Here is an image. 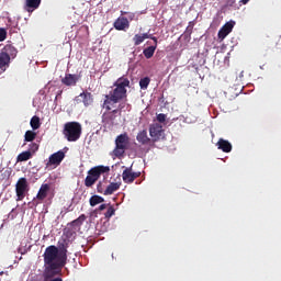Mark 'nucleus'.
<instances>
[{"instance_id":"423d86ee","label":"nucleus","mask_w":281,"mask_h":281,"mask_svg":"<svg viewBox=\"0 0 281 281\" xmlns=\"http://www.w3.org/2000/svg\"><path fill=\"white\" fill-rule=\"evenodd\" d=\"M128 134H120L115 139V148L113 150L115 157H124V153L128 148Z\"/></svg>"},{"instance_id":"c85d7f7f","label":"nucleus","mask_w":281,"mask_h":281,"mask_svg":"<svg viewBox=\"0 0 281 281\" xmlns=\"http://www.w3.org/2000/svg\"><path fill=\"white\" fill-rule=\"evenodd\" d=\"M105 218H111V216H115V207L113 205L109 204L108 210L104 213Z\"/></svg>"},{"instance_id":"c756f323","label":"nucleus","mask_w":281,"mask_h":281,"mask_svg":"<svg viewBox=\"0 0 281 281\" xmlns=\"http://www.w3.org/2000/svg\"><path fill=\"white\" fill-rule=\"evenodd\" d=\"M144 35L142 34H135L134 37H133V42H134V45L137 46V45H142V43H144Z\"/></svg>"},{"instance_id":"e433bc0d","label":"nucleus","mask_w":281,"mask_h":281,"mask_svg":"<svg viewBox=\"0 0 281 281\" xmlns=\"http://www.w3.org/2000/svg\"><path fill=\"white\" fill-rule=\"evenodd\" d=\"M226 3L232 8L233 5H235L236 0H227Z\"/></svg>"},{"instance_id":"79ce46f5","label":"nucleus","mask_w":281,"mask_h":281,"mask_svg":"<svg viewBox=\"0 0 281 281\" xmlns=\"http://www.w3.org/2000/svg\"><path fill=\"white\" fill-rule=\"evenodd\" d=\"M281 44V41L279 40V42H277V45H280Z\"/></svg>"},{"instance_id":"20e7f679","label":"nucleus","mask_w":281,"mask_h":281,"mask_svg":"<svg viewBox=\"0 0 281 281\" xmlns=\"http://www.w3.org/2000/svg\"><path fill=\"white\" fill-rule=\"evenodd\" d=\"M63 135L67 142H78L82 135V125L78 122H68L64 125Z\"/></svg>"},{"instance_id":"ddd939ff","label":"nucleus","mask_w":281,"mask_h":281,"mask_svg":"<svg viewBox=\"0 0 281 281\" xmlns=\"http://www.w3.org/2000/svg\"><path fill=\"white\" fill-rule=\"evenodd\" d=\"M164 132V130H161V126L159 125H151L149 127V135H150V139L153 142V144H155V142H159V139H161V133Z\"/></svg>"},{"instance_id":"412c9836","label":"nucleus","mask_w":281,"mask_h":281,"mask_svg":"<svg viewBox=\"0 0 281 281\" xmlns=\"http://www.w3.org/2000/svg\"><path fill=\"white\" fill-rule=\"evenodd\" d=\"M10 67V57L2 52L0 53V69H5Z\"/></svg>"},{"instance_id":"b1692460","label":"nucleus","mask_w":281,"mask_h":281,"mask_svg":"<svg viewBox=\"0 0 281 281\" xmlns=\"http://www.w3.org/2000/svg\"><path fill=\"white\" fill-rule=\"evenodd\" d=\"M85 221H87V216L85 214H81L78 218L74 220L70 225L72 227H80Z\"/></svg>"},{"instance_id":"39448f33","label":"nucleus","mask_w":281,"mask_h":281,"mask_svg":"<svg viewBox=\"0 0 281 281\" xmlns=\"http://www.w3.org/2000/svg\"><path fill=\"white\" fill-rule=\"evenodd\" d=\"M126 106H131V104L126 102H122L117 105V109L104 112L101 116L102 124H104L105 126H113V124H115V119L117 117V113H121V111H124Z\"/></svg>"},{"instance_id":"f3484780","label":"nucleus","mask_w":281,"mask_h":281,"mask_svg":"<svg viewBox=\"0 0 281 281\" xmlns=\"http://www.w3.org/2000/svg\"><path fill=\"white\" fill-rule=\"evenodd\" d=\"M50 187L47 183H43L37 192L36 200L45 201L47 199V194H49Z\"/></svg>"},{"instance_id":"72a5a7b5","label":"nucleus","mask_w":281,"mask_h":281,"mask_svg":"<svg viewBox=\"0 0 281 281\" xmlns=\"http://www.w3.org/2000/svg\"><path fill=\"white\" fill-rule=\"evenodd\" d=\"M157 121L160 122V124H164V122H166V114L164 113L158 114Z\"/></svg>"},{"instance_id":"f704fd0d","label":"nucleus","mask_w":281,"mask_h":281,"mask_svg":"<svg viewBox=\"0 0 281 281\" xmlns=\"http://www.w3.org/2000/svg\"><path fill=\"white\" fill-rule=\"evenodd\" d=\"M109 207V204H101L95 212H103V210H106Z\"/></svg>"},{"instance_id":"c03bdc74","label":"nucleus","mask_w":281,"mask_h":281,"mask_svg":"<svg viewBox=\"0 0 281 281\" xmlns=\"http://www.w3.org/2000/svg\"><path fill=\"white\" fill-rule=\"evenodd\" d=\"M76 100L78 101V97L76 98Z\"/></svg>"},{"instance_id":"37998d69","label":"nucleus","mask_w":281,"mask_h":281,"mask_svg":"<svg viewBox=\"0 0 281 281\" xmlns=\"http://www.w3.org/2000/svg\"><path fill=\"white\" fill-rule=\"evenodd\" d=\"M0 276H3V272H0Z\"/></svg>"},{"instance_id":"2f4dec72","label":"nucleus","mask_w":281,"mask_h":281,"mask_svg":"<svg viewBox=\"0 0 281 281\" xmlns=\"http://www.w3.org/2000/svg\"><path fill=\"white\" fill-rule=\"evenodd\" d=\"M8 38V31L5 29L0 27V43H3Z\"/></svg>"},{"instance_id":"58836bf2","label":"nucleus","mask_w":281,"mask_h":281,"mask_svg":"<svg viewBox=\"0 0 281 281\" xmlns=\"http://www.w3.org/2000/svg\"><path fill=\"white\" fill-rule=\"evenodd\" d=\"M150 40L155 43L154 47H157V37L151 35Z\"/></svg>"},{"instance_id":"0eeeda50","label":"nucleus","mask_w":281,"mask_h":281,"mask_svg":"<svg viewBox=\"0 0 281 281\" xmlns=\"http://www.w3.org/2000/svg\"><path fill=\"white\" fill-rule=\"evenodd\" d=\"M63 159H65V151L58 150L54 153L49 156L45 170H54L55 168H58V166L63 164Z\"/></svg>"},{"instance_id":"f8f14e48","label":"nucleus","mask_w":281,"mask_h":281,"mask_svg":"<svg viewBox=\"0 0 281 281\" xmlns=\"http://www.w3.org/2000/svg\"><path fill=\"white\" fill-rule=\"evenodd\" d=\"M136 139L138 144H142V146H153V140L150 137H148V132L146 130H142L137 133Z\"/></svg>"},{"instance_id":"9d476101","label":"nucleus","mask_w":281,"mask_h":281,"mask_svg":"<svg viewBox=\"0 0 281 281\" xmlns=\"http://www.w3.org/2000/svg\"><path fill=\"white\" fill-rule=\"evenodd\" d=\"M142 175V172H133L132 168H126L123 173H122V178L124 183H133V181H135V179L139 178Z\"/></svg>"},{"instance_id":"a211bd4d","label":"nucleus","mask_w":281,"mask_h":281,"mask_svg":"<svg viewBox=\"0 0 281 281\" xmlns=\"http://www.w3.org/2000/svg\"><path fill=\"white\" fill-rule=\"evenodd\" d=\"M218 150L223 153H232V143L229 140H225L224 138H220L216 143Z\"/></svg>"},{"instance_id":"4c0bfd02","label":"nucleus","mask_w":281,"mask_h":281,"mask_svg":"<svg viewBox=\"0 0 281 281\" xmlns=\"http://www.w3.org/2000/svg\"><path fill=\"white\" fill-rule=\"evenodd\" d=\"M142 35H143L144 41H146V38H151V36H153L148 33H143Z\"/></svg>"},{"instance_id":"aec40b11","label":"nucleus","mask_w":281,"mask_h":281,"mask_svg":"<svg viewBox=\"0 0 281 281\" xmlns=\"http://www.w3.org/2000/svg\"><path fill=\"white\" fill-rule=\"evenodd\" d=\"M79 98L82 99L85 106H91V104H93V94H91V92H81Z\"/></svg>"},{"instance_id":"f257e3e1","label":"nucleus","mask_w":281,"mask_h":281,"mask_svg":"<svg viewBox=\"0 0 281 281\" xmlns=\"http://www.w3.org/2000/svg\"><path fill=\"white\" fill-rule=\"evenodd\" d=\"M69 246L65 243L59 244L58 247L50 245L46 247L44 258V281H63L60 276L63 268L67 265V248Z\"/></svg>"},{"instance_id":"1a4fd4ad","label":"nucleus","mask_w":281,"mask_h":281,"mask_svg":"<svg viewBox=\"0 0 281 281\" xmlns=\"http://www.w3.org/2000/svg\"><path fill=\"white\" fill-rule=\"evenodd\" d=\"M234 25H236V22L229 21L226 22L218 31L217 38L218 41H225L229 34H232V31L234 30Z\"/></svg>"},{"instance_id":"dca6fc26","label":"nucleus","mask_w":281,"mask_h":281,"mask_svg":"<svg viewBox=\"0 0 281 281\" xmlns=\"http://www.w3.org/2000/svg\"><path fill=\"white\" fill-rule=\"evenodd\" d=\"M1 52L4 54V56L9 57V60H11V58H14L16 54H19V50L12 44H7Z\"/></svg>"},{"instance_id":"6e6552de","label":"nucleus","mask_w":281,"mask_h":281,"mask_svg":"<svg viewBox=\"0 0 281 281\" xmlns=\"http://www.w3.org/2000/svg\"><path fill=\"white\" fill-rule=\"evenodd\" d=\"M16 201H23L25 199V192H27V179L20 178L15 184Z\"/></svg>"},{"instance_id":"5701e85b","label":"nucleus","mask_w":281,"mask_h":281,"mask_svg":"<svg viewBox=\"0 0 281 281\" xmlns=\"http://www.w3.org/2000/svg\"><path fill=\"white\" fill-rule=\"evenodd\" d=\"M100 203H104V198H102L100 195H92L90 198L91 207H95V205H100Z\"/></svg>"},{"instance_id":"bb28decb","label":"nucleus","mask_w":281,"mask_h":281,"mask_svg":"<svg viewBox=\"0 0 281 281\" xmlns=\"http://www.w3.org/2000/svg\"><path fill=\"white\" fill-rule=\"evenodd\" d=\"M106 180L99 181L97 184V192H99V194H104V192H106Z\"/></svg>"},{"instance_id":"6ab92c4d","label":"nucleus","mask_w":281,"mask_h":281,"mask_svg":"<svg viewBox=\"0 0 281 281\" xmlns=\"http://www.w3.org/2000/svg\"><path fill=\"white\" fill-rule=\"evenodd\" d=\"M121 186H122V182H110L105 188L104 196H110L114 192H117Z\"/></svg>"},{"instance_id":"f03ea898","label":"nucleus","mask_w":281,"mask_h":281,"mask_svg":"<svg viewBox=\"0 0 281 281\" xmlns=\"http://www.w3.org/2000/svg\"><path fill=\"white\" fill-rule=\"evenodd\" d=\"M113 89L105 94V99L102 104V109L105 111H115L117 109V104H122V102H128V91L127 87H131V80L126 77H120L114 83Z\"/></svg>"},{"instance_id":"473e14b6","label":"nucleus","mask_w":281,"mask_h":281,"mask_svg":"<svg viewBox=\"0 0 281 281\" xmlns=\"http://www.w3.org/2000/svg\"><path fill=\"white\" fill-rule=\"evenodd\" d=\"M36 150H38V144H36V143L30 144L29 153H31V155H34V153H36Z\"/></svg>"},{"instance_id":"ea45409f","label":"nucleus","mask_w":281,"mask_h":281,"mask_svg":"<svg viewBox=\"0 0 281 281\" xmlns=\"http://www.w3.org/2000/svg\"><path fill=\"white\" fill-rule=\"evenodd\" d=\"M240 3H243V5H247V3H249V0H240Z\"/></svg>"},{"instance_id":"2eb2a0df","label":"nucleus","mask_w":281,"mask_h":281,"mask_svg":"<svg viewBox=\"0 0 281 281\" xmlns=\"http://www.w3.org/2000/svg\"><path fill=\"white\" fill-rule=\"evenodd\" d=\"M114 27H115V30L124 31V30H128V27H131V24L128 22V19L119 18L114 22Z\"/></svg>"},{"instance_id":"a878e982","label":"nucleus","mask_w":281,"mask_h":281,"mask_svg":"<svg viewBox=\"0 0 281 281\" xmlns=\"http://www.w3.org/2000/svg\"><path fill=\"white\" fill-rule=\"evenodd\" d=\"M29 159H32V153L29 150L22 151L18 156V161H29Z\"/></svg>"},{"instance_id":"9b49d317","label":"nucleus","mask_w":281,"mask_h":281,"mask_svg":"<svg viewBox=\"0 0 281 281\" xmlns=\"http://www.w3.org/2000/svg\"><path fill=\"white\" fill-rule=\"evenodd\" d=\"M80 78H82L80 75L66 74L65 78L61 79V82L66 87H76V85H78Z\"/></svg>"},{"instance_id":"c9c22d12","label":"nucleus","mask_w":281,"mask_h":281,"mask_svg":"<svg viewBox=\"0 0 281 281\" xmlns=\"http://www.w3.org/2000/svg\"><path fill=\"white\" fill-rule=\"evenodd\" d=\"M127 19L130 21H134L135 20V13H127Z\"/></svg>"},{"instance_id":"7c9ffc66","label":"nucleus","mask_w":281,"mask_h":281,"mask_svg":"<svg viewBox=\"0 0 281 281\" xmlns=\"http://www.w3.org/2000/svg\"><path fill=\"white\" fill-rule=\"evenodd\" d=\"M148 85H150V78L145 77V78L139 80L140 89H148Z\"/></svg>"},{"instance_id":"393cba45","label":"nucleus","mask_w":281,"mask_h":281,"mask_svg":"<svg viewBox=\"0 0 281 281\" xmlns=\"http://www.w3.org/2000/svg\"><path fill=\"white\" fill-rule=\"evenodd\" d=\"M30 125L33 131H38V128H41V119L38 116H33L31 119Z\"/></svg>"},{"instance_id":"4468645a","label":"nucleus","mask_w":281,"mask_h":281,"mask_svg":"<svg viewBox=\"0 0 281 281\" xmlns=\"http://www.w3.org/2000/svg\"><path fill=\"white\" fill-rule=\"evenodd\" d=\"M42 1L43 0H25V2H24L25 12H29L30 14H32V12H34V10H38V8H41Z\"/></svg>"},{"instance_id":"cd10ccee","label":"nucleus","mask_w":281,"mask_h":281,"mask_svg":"<svg viewBox=\"0 0 281 281\" xmlns=\"http://www.w3.org/2000/svg\"><path fill=\"white\" fill-rule=\"evenodd\" d=\"M34 139H36V133L34 131H26L24 142H34Z\"/></svg>"},{"instance_id":"7ed1b4c3","label":"nucleus","mask_w":281,"mask_h":281,"mask_svg":"<svg viewBox=\"0 0 281 281\" xmlns=\"http://www.w3.org/2000/svg\"><path fill=\"white\" fill-rule=\"evenodd\" d=\"M106 172H111V167L101 165L91 168L85 179L86 188H92L93 186H95L98 179H100V177H102V175H105Z\"/></svg>"},{"instance_id":"a19ab883","label":"nucleus","mask_w":281,"mask_h":281,"mask_svg":"<svg viewBox=\"0 0 281 281\" xmlns=\"http://www.w3.org/2000/svg\"><path fill=\"white\" fill-rule=\"evenodd\" d=\"M187 31L192 33V29H190V26L187 27Z\"/></svg>"},{"instance_id":"4be33fe9","label":"nucleus","mask_w":281,"mask_h":281,"mask_svg":"<svg viewBox=\"0 0 281 281\" xmlns=\"http://www.w3.org/2000/svg\"><path fill=\"white\" fill-rule=\"evenodd\" d=\"M156 49H157V46H148L147 48H145L143 50L145 58H147V59L153 58V56H155Z\"/></svg>"}]
</instances>
